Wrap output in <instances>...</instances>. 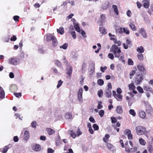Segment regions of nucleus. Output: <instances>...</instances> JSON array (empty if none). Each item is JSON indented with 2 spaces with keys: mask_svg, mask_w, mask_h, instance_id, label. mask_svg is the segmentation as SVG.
Instances as JSON below:
<instances>
[{
  "mask_svg": "<svg viewBox=\"0 0 153 153\" xmlns=\"http://www.w3.org/2000/svg\"><path fill=\"white\" fill-rule=\"evenodd\" d=\"M110 51L113 53L115 57L119 58L121 55L120 49L116 45H113L112 46Z\"/></svg>",
  "mask_w": 153,
  "mask_h": 153,
  "instance_id": "f257e3e1",
  "label": "nucleus"
},
{
  "mask_svg": "<svg viewBox=\"0 0 153 153\" xmlns=\"http://www.w3.org/2000/svg\"><path fill=\"white\" fill-rule=\"evenodd\" d=\"M135 129L137 134L138 135L144 134L146 131V128L141 126L137 127Z\"/></svg>",
  "mask_w": 153,
  "mask_h": 153,
  "instance_id": "f03ea898",
  "label": "nucleus"
},
{
  "mask_svg": "<svg viewBox=\"0 0 153 153\" xmlns=\"http://www.w3.org/2000/svg\"><path fill=\"white\" fill-rule=\"evenodd\" d=\"M144 78V76L142 74H139L137 76L135 82L137 85L140 84L142 82Z\"/></svg>",
  "mask_w": 153,
  "mask_h": 153,
  "instance_id": "7ed1b4c3",
  "label": "nucleus"
},
{
  "mask_svg": "<svg viewBox=\"0 0 153 153\" xmlns=\"http://www.w3.org/2000/svg\"><path fill=\"white\" fill-rule=\"evenodd\" d=\"M105 14H102L100 16V17L98 22V23L100 25H102L105 22Z\"/></svg>",
  "mask_w": 153,
  "mask_h": 153,
  "instance_id": "20e7f679",
  "label": "nucleus"
},
{
  "mask_svg": "<svg viewBox=\"0 0 153 153\" xmlns=\"http://www.w3.org/2000/svg\"><path fill=\"white\" fill-rule=\"evenodd\" d=\"M83 91V89L82 88H79L78 92V99L79 102H82V93Z\"/></svg>",
  "mask_w": 153,
  "mask_h": 153,
  "instance_id": "39448f33",
  "label": "nucleus"
},
{
  "mask_svg": "<svg viewBox=\"0 0 153 153\" xmlns=\"http://www.w3.org/2000/svg\"><path fill=\"white\" fill-rule=\"evenodd\" d=\"M18 60L17 59L15 58H11L8 60V63L13 65L17 64Z\"/></svg>",
  "mask_w": 153,
  "mask_h": 153,
  "instance_id": "423d86ee",
  "label": "nucleus"
},
{
  "mask_svg": "<svg viewBox=\"0 0 153 153\" xmlns=\"http://www.w3.org/2000/svg\"><path fill=\"white\" fill-rule=\"evenodd\" d=\"M153 111L151 105H146V111L147 114H151L153 112Z\"/></svg>",
  "mask_w": 153,
  "mask_h": 153,
  "instance_id": "0eeeda50",
  "label": "nucleus"
},
{
  "mask_svg": "<svg viewBox=\"0 0 153 153\" xmlns=\"http://www.w3.org/2000/svg\"><path fill=\"white\" fill-rule=\"evenodd\" d=\"M139 32L141 34L144 38L146 39L147 38V33L144 28H140L139 30Z\"/></svg>",
  "mask_w": 153,
  "mask_h": 153,
  "instance_id": "6e6552de",
  "label": "nucleus"
},
{
  "mask_svg": "<svg viewBox=\"0 0 153 153\" xmlns=\"http://www.w3.org/2000/svg\"><path fill=\"white\" fill-rule=\"evenodd\" d=\"M137 68L139 71H140L143 74H145L146 73V71L144 67L142 65H139L137 66Z\"/></svg>",
  "mask_w": 153,
  "mask_h": 153,
  "instance_id": "1a4fd4ad",
  "label": "nucleus"
},
{
  "mask_svg": "<svg viewBox=\"0 0 153 153\" xmlns=\"http://www.w3.org/2000/svg\"><path fill=\"white\" fill-rule=\"evenodd\" d=\"M143 6L146 8H148L149 6L150 2L149 0H143L142 1Z\"/></svg>",
  "mask_w": 153,
  "mask_h": 153,
  "instance_id": "9d476101",
  "label": "nucleus"
},
{
  "mask_svg": "<svg viewBox=\"0 0 153 153\" xmlns=\"http://www.w3.org/2000/svg\"><path fill=\"white\" fill-rule=\"evenodd\" d=\"M105 94L106 97L110 98L111 96V91L110 89H107L105 91Z\"/></svg>",
  "mask_w": 153,
  "mask_h": 153,
  "instance_id": "9b49d317",
  "label": "nucleus"
},
{
  "mask_svg": "<svg viewBox=\"0 0 153 153\" xmlns=\"http://www.w3.org/2000/svg\"><path fill=\"white\" fill-rule=\"evenodd\" d=\"M117 113L119 114H121L123 113V110L121 106H118L116 108Z\"/></svg>",
  "mask_w": 153,
  "mask_h": 153,
  "instance_id": "f8f14e48",
  "label": "nucleus"
},
{
  "mask_svg": "<svg viewBox=\"0 0 153 153\" xmlns=\"http://www.w3.org/2000/svg\"><path fill=\"white\" fill-rule=\"evenodd\" d=\"M5 94L3 88L0 87V99H3L4 98Z\"/></svg>",
  "mask_w": 153,
  "mask_h": 153,
  "instance_id": "ddd939ff",
  "label": "nucleus"
},
{
  "mask_svg": "<svg viewBox=\"0 0 153 153\" xmlns=\"http://www.w3.org/2000/svg\"><path fill=\"white\" fill-rule=\"evenodd\" d=\"M129 26L130 28L133 31H136L137 28L135 26L133 22H131L129 24Z\"/></svg>",
  "mask_w": 153,
  "mask_h": 153,
  "instance_id": "4468645a",
  "label": "nucleus"
},
{
  "mask_svg": "<svg viewBox=\"0 0 153 153\" xmlns=\"http://www.w3.org/2000/svg\"><path fill=\"white\" fill-rule=\"evenodd\" d=\"M29 138V132L27 131H25L24 133V139L27 140Z\"/></svg>",
  "mask_w": 153,
  "mask_h": 153,
  "instance_id": "2eb2a0df",
  "label": "nucleus"
},
{
  "mask_svg": "<svg viewBox=\"0 0 153 153\" xmlns=\"http://www.w3.org/2000/svg\"><path fill=\"white\" fill-rule=\"evenodd\" d=\"M109 3L108 1L105 2L102 5V8L104 10L107 9L109 6Z\"/></svg>",
  "mask_w": 153,
  "mask_h": 153,
  "instance_id": "dca6fc26",
  "label": "nucleus"
},
{
  "mask_svg": "<svg viewBox=\"0 0 153 153\" xmlns=\"http://www.w3.org/2000/svg\"><path fill=\"white\" fill-rule=\"evenodd\" d=\"M139 115L141 118L144 119L146 117L145 113L144 111H140L139 112Z\"/></svg>",
  "mask_w": 153,
  "mask_h": 153,
  "instance_id": "f3484780",
  "label": "nucleus"
},
{
  "mask_svg": "<svg viewBox=\"0 0 153 153\" xmlns=\"http://www.w3.org/2000/svg\"><path fill=\"white\" fill-rule=\"evenodd\" d=\"M123 96L120 94H117V95L115 97V98L117 101H121L122 100Z\"/></svg>",
  "mask_w": 153,
  "mask_h": 153,
  "instance_id": "a211bd4d",
  "label": "nucleus"
},
{
  "mask_svg": "<svg viewBox=\"0 0 153 153\" xmlns=\"http://www.w3.org/2000/svg\"><path fill=\"white\" fill-rule=\"evenodd\" d=\"M52 41V44L54 47H56L58 44L57 41L55 37H53Z\"/></svg>",
  "mask_w": 153,
  "mask_h": 153,
  "instance_id": "6ab92c4d",
  "label": "nucleus"
},
{
  "mask_svg": "<svg viewBox=\"0 0 153 153\" xmlns=\"http://www.w3.org/2000/svg\"><path fill=\"white\" fill-rule=\"evenodd\" d=\"M128 86L129 89L130 91L134 90L136 88V87L134 85L133 82L130 84Z\"/></svg>",
  "mask_w": 153,
  "mask_h": 153,
  "instance_id": "aec40b11",
  "label": "nucleus"
},
{
  "mask_svg": "<svg viewBox=\"0 0 153 153\" xmlns=\"http://www.w3.org/2000/svg\"><path fill=\"white\" fill-rule=\"evenodd\" d=\"M137 51L140 53H143L144 51L143 48L142 46L138 47L137 49Z\"/></svg>",
  "mask_w": 153,
  "mask_h": 153,
  "instance_id": "412c9836",
  "label": "nucleus"
},
{
  "mask_svg": "<svg viewBox=\"0 0 153 153\" xmlns=\"http://www.w3.org/2000/svg\"><path fill=\"white\" fill-rule=\"evenodd\" d=\"M32 149L33 150L36 151H38L40 149V146L39 145L36 144L33 145L32 147Z\"/></svg>",
  "mask_w": 153,
  "mask_h": 153,
  "instance_id": "4be33fe9",
  "label": "nucleus"
},
{
  "mask_svg": "<svg viewBox=\"0 0 153 153\" xmlns=\"http://www.w3.org/2000/svg\"><path fill=\"white\" fill-rule=\"evenodd\" d=\"M47 131L49 135H51L55 132L54 130L51 128H47Z\"/></svg>",
  "mask_w": 153,
  "mask_h": 153,
  "instance_id": "5701e85b",
  "label": "nucleus"
},
{
  "mask_svg": "<svg viewBox=\"0 0 153 153\" xmlns=\"http://www.w3.org/2000/svg\"><path fill=\"white\" fill-rule=\"evenodd\" d=\"M112 8L114 9V11L116 15H118L119 12L117 6L115 5H112Z\"/></svg>",
  "mask_w": 153,
  "mask_h": 153,
  "instance_id": "b1692460",
  "label": "nucleus"
},
{
  "mask_svg": "<svg viewBox=\"0 0 153 153\" xmlns=\"http://www.w3.org/2000/svg\"><path fill=\"white\" fill-rule=\"evenodd\" d=\"M72 114L70 112L67 113L65 115V117L66 119H71L72 117Z\"/></svg>",
  "mask_w": 153,
  "mask_h": 153,
  "instance_id": "393cba45",
  "label": "nucleus"
},
{
  "mask_svg": "<svg viewBox=\"0 0 153 153\" xmlns=\"http://www.w3.org/2000/svg\"><path fill=\"white\" fill-rule=\"evenodd\" d=\"M57 32L61 35H62L64 33V28L63 27H61L59 28V29L57 30Z\"/></svg>",
  "mask_w": 153,
  "mask_h": 153,
  "instance_id": "a878e982",
  "label": "nucleus"
},
{
  "mask_svg": "<svg viewBox=\"0 0 153 153\" xmlns=\"http://www.w3.org/2000/svg\"><path fill=\"white\" fill-rule=\"evenodd\" d=\"M11 147V146L10 145H9L7 146H6L3 149L2 152L3 153H6L8 149H9Z\"/></svg>",
  "mask_w": 153,
  "mask_h": 153,
  "instance_id": "bb28decb",
  "label": "nucleus"
},
{
  "mask_svg": "<svg viewBox=\"0 0 153 153\" xmlns=\"http://www.w3.org/2000/svg\"><path fill=\"white\" fill-rule=\"evenodd\" d=\"M10 89L13 91H16L18 89L17 87L15 85H12L10 87Z\"/></svg>",
  "mask_w": 153,
  "mask_h": 153,
  "instance_id": "cd10ccee",
  "label": "nucleus"
},
{
  "mask_svg": "<svg viewBox=\"0 0 153 153\" xmlns=\"http://www.w3.org/2000/svg\"><path fill=\"white\" fill-rule=\"evenodd\" d=\"M74 27L77 32L80 33V29L78 23L74 25Z\"/></svg>",
  "mask_w": 153,
  "mask_h": 153,
  "instance_id": "c85d7f7f",
  "label": "nucleus"
},
{
  "mask_svg": "<svg viewBox=\"0 0 153 153\" xmlns=\"http://www.w3.org/2000/svg\"><path fill=\"white\" fill-rule=\"evenodd\" d=\"M138 59L142 61L143 59V54L141 53H138L137 55Z\"/></svg>",
  "mask_w": 153,
  "mask_h": 153,
  "instance_id": "c756f323",
  "label": "nucleus"
},
{
  "mask_svg": "<svg viewBox=\"0 0 153 153\" xmlns=\"http://www.w3.org/2000/svg\"><path fill=\"white\" fill-rule=\"evenodd\" d=\"M10 39V36L7 35L4 36L3 39V40L5 42H8Z\"/></svg>",
  "mask_w": 153,
  "mask_h": 153,
  "instance_id": "7c9ffc66",
  "label": "nucleus"
},
{
  "mask_svg": "<svg viewBox=\"0 0 153 153\" xmlns=\"http://www.w3.org/2000/svg\"><path fill=\"white\" fill-rule=\"evenodd\" d=\"M54 36L52 35H48L47 36L46 40L47 41H50L52 40Z\"/></svg>",
  "mask_w": 153,
  "mask_h": 153,
  "instance_id": "2f4dec72",
  "label": "nucleus"
},
{
  "mask_svg": "<svg viewBox=\"0 0 153 153\" xmlns=\"http://www.w3.org/2000/svg\"><path fill=\"white\" fill-rule=\"evenodd\" d=\"M144 89V90L146 91H152V89L146 85H145L143 87Z\"/></svg>",
  "mask_w": 153,
  "mask_h": 153,
  "instance_id": "473e14b6",
  "label": "nucleus"
},
{
  "mask_svg": "<svg viewBox=\"0 0 153 153\" xmlns=\"http://www.w3.org/2000/svg\"><path fill=\"white\" fill-rule=\"evenodd\" d=\"M68 46L67 43H65L63 45L60 46L59 48H62L64 50L67 49Z\"/></svg>",
  "mask_w": 153,
  "mask_h": 153,
  "instance_id": "72a5a7b5",
  "label": "nucleus"
},
{
  "mask_svg": "<svg viewBox=\"0 0 153 153\" xmlns=\"http://www.w3.org/2000/svg\"><path fill=\"white\" fill-rule=\"evenodd\" d=\"M107 146L108 149L110 150L111 151L113 150L114 146L113 145H112L110 143H107Z\"/></svg>",
  "mask_w": 153,
  "mask_h": 153,
  "instance_id": "f704fd0d",
  "label": "nucleus"
},
{
  "mask_svg": "<svg viewBox=\"0 0 153 153\" xmlns=\"http://www.w3.org/2000/svg\"><path fill=\"white\" fill-rule=\"evenodd\" d=\"M99 30L101 33L103 34H105L106 33L105 30L103 27H101L99 28Z\"/></svg>",
  "mask_w": 153,
  "mask_h": 153,
  "instance_id": "c9c22d12",
  "label": "nucleus"
},
{
  "mask_svg": "<svg viewBox=\"0 0 153 153\" xmlns=\"http://www.w3.org/2000/svg\"><path fill=\"white\" fill-rule=\"evenodd\" d=\"M72 68L70 66L69 69L66 72L67 74L69 75H70L72 74Z\"/></svg>",
  "mask_w": 153,
  "mask_h": 153,
  "instance_id": "e433bc0d",
  "label": "nucleus"
},
{
  "mask_svg": "<svg viewBox=\"0 0 153 153\" xmlns=\"http://www.w3.org/2000/svg\"><path fill=\"white\" fill-rule=\"evenodd\" d=\"M139 141L140 143L143 145H144L145 144V143H146L145 140L143 139L142 138H140L139 139Z\"/></svg>",
  "mask_w": 153,
  "mask_h": 153,
  "instance_id": "4c0bfd02",
  "label": "nucleus"
},
{
  "mask_svg": "<svg viewBox=\"0 0 153 153\" xmlns=\"http://www.w3.org/2000/svg\"><path fill=\"white\" fill-rule=\"evenodd\" d=\"M36 124L37 123L36 121H33L31 124V127L34 128L35 129L36 126Z\"/></svg>",
  "mask_w": 153,
  "mask_h": 153,
  "instance_id": "58836bf2",
  "label": "nucleus"
},
{
  "mask_svg": "<svg viewBox=\"0 0 153 153\" xmlns=\"http://www.w3.org/2000/svg\"><path fill=\"white\" fill-rule=\"evenodd\" d=\"M97 83L99 85L101 86L104 84V81L102 79H100L97 80Z\"/></svg>",
  "mask_w": 153,
  "mask_h": 153,
  "instance_id": "ea45409f",
  "label": "nucleus"
},
{
  "mask_svg": "<svg viewBox=\"0 0 153 153\" xmlns=\"http://www.w3.org/2000/svg\"><path fill=\"white\" fill-rule=\"evenodd\" d=\"M114 42L115 44H117L118 46H120L122 44V42L120 40H118L117 39H115V41H114Z\"/></svg>",
  "mask_w": 153,
  "mask_h": 153,
  "instance_id": "a19ab883",
  "label": "nucleus"
},
{
  "mask_svg": "<svg viewBox=\"0 0 153 153\" xmlns=\"http://www.w3.org/2000/svg\"><path fill=\"white\" fill-rule=\"evenodd\" d=\"M103 93V92L102 90L98 91L97 92V94L99 97H102Z\"/></svg>",
  "mask_w": 153,
  "mask_h": 153,
  "instance_id": "79ce46f5",
  "label": "nucleus"
},
{
  "mask_svg": "<svg viewBox=\"0 0 153 153\" xmlns=\"http://www.w3.org/2000/svg\"><path fill=\"white\" fill-rule=\"evenodd\" d=\"M55 63L57 65V66H58V67L61 68H62L61 64L59 61L56 60V61L55 62Z\"/></svg>",
  "mask_w": 153,
  "mask_h": 153,
  "instance_id": "37998d69",
  "label": "nucleus"
},
{
  "mask_svg": "<svg viewBox=\"0 0 153 153\" xmlns=\"http://www.w3.org/2000/svg\"><path fill=\"white\" fill-rule=\"evenodd\" d=\"M137 89L138 91L140 93H142L143 92V88L140 86H138L137 87Z\"/></svg>",
  "mask_w": 153,
  "mask_h": 153,
  "instance_id": "c03bdc74",
  "label": "nucleus"
},
{
  "mask_svg": "<svg viewBox=\"0 0 153 153\" xmlns=\"http://www.w3.org/2000/svg\"><path fill=\"white\" fill-rule=\"evenodd\" d=\"M123 32L124 33H126L127 34H129V31L128 29L127 28L124 27L123 29Z\"/></svg>",
  "mask_w": 153,
  "mask_h": 153,
  "instance_id": "a18cd8bd",
  "label": "nucleus"
},
{
  "mask_svg": "<svg viewBox=\"0 0 153 153\" xmlns=\"http://www.w3.org/2000/svg\"><path fill=\"white\" fill-rule=\"evenodd\" d=\"M129 113L133 116H135L136 115V113L133 109H130L129 111Z\"/></svg>",
  "mask_w": 153,
  "mask_h": 153,
  "instance_id": "49530a36",
  "label": "nucleus"
},
{
  "mask_svg": "<svg viewBox=\"0 0 153 153\" xmlns=\"http://www.w3.org/2000/svg\"><path fill=\"white\" fill-rule=\"evenodd\" d=\"M126 43L128 45L129 47H130L131 46V40L128 39H126Z\"/></svg>",
  "mask_w": 153,
  "mask_h": 153,
  "instance_id": "de8ad7c7",
  "label": "nucleus"
},
{
  "mask_svg": "<svg viewBox=\"0 0 153 153\" xmlns=\"http://www.w3.org/2000/svg\"><path fill=\"white\" fill-rule=\"evenodd\" d=\"M38 51L40 53H45L46 52V51L43 49L42 48H39L38 50Z\"/></svg>",
  "mask_w": 153,
  "mask_h": 153,
  "instance_id": "09e8293b",
  "label": "nucleus"
},
{
  "mask_svg": "<svg viewBox=\"0 0 153 153\" xmlns=\"http://www.w3.org/2000/svg\"><path fill=\"white\" fill-rule=\"evenodd\" d=\"M93 127L94 130L97 131L99 129V126L96 124H94L93 125Z\"/></svg>",
  "mask_w": 153,
  "mask_h": 153,
  "instance_id": "8fccbe9b",
  "label": "nucleus"
},
{
  "mask_svg": "<svg viewBox=\"0 0 153 153\" xmlns=\"http://www.w3.org/2000/svg\"><path fill=\"white\" fill-rule=\"evenodd\" d=\"M81 33L82 36L84 38H86L87 37L86 33L85 31L83 30H82L81 31Z\"/></svg>",
  "mask_w": 153,
  "mask_h": 153,
  "instance_id": "3c124183",
  "label": "nucleus"
},
{
  "mask_svg": "<svg viewBox=\"0 0 153 153\" xmlns=\"http://www.w3.org/2000/svg\"><path fill=\"white\" fill-rule=\"evenodd\" d=\"M104 111L103 110H100L99 112V114L100 116L102 117L104 115Z\"/></svg>",
  "mask_w": 153,
  "mask_h": 153,
  "instance_id": "603ef678",
  "label": "nucleus"
},
{
  "mask_svg": "<svg viewBox=\"0 0 153 153\" xmlns=\"http://www.w3.org/2000/svg\"><path fill=\"white\" fill-rule=\"evenodd\" d=\"M136 72L135 71L132 70L130 74V78L132 79L133 77V76L135 73Z\"/></svg>",
  "mask_w": 153,
  "mask_h": 153,
  "instance_id": "864d4df0",
  "label": "nucleus"
},
{
  "mask_svg": "<svg viewBox=\"0 0 153 153\" xmlns=\"http://www.w3.org/2000/svg\"><path fill=\"white\" fill-rule=\"evenodd\" d=\"M70 33L72 36L73 38L74 39H75L76 38V36L75 33V32L74 31L72 32H71Z\"/></svg>",
  "mask_w": 153,
  "mask_h": 153,
  "instance_id": "5fc2aeb1",
  "label": "nucleus"
},
{
  "mask_svg": "<svg viewBox=\"0 0 153 153\" xmlns=\"http://www.w3.org/2000/svg\"><path fill=\"white\" fill-rule=\"evenodd\" d=\"M63 82L61 80H60L58 82V84L57 86V88H59L60 86L62 85Z\"/></svg>",
  "mask_w": 153,
  "mask_h": 153,
  "instance_id": "6e6d98bb",
  "label": "nucleus"
},
{
  "mask_svg": "<svg viewBox=\"0 0 153 153\" xmlns=\"http://www.w3.org/2000/svg\"><path fill=\"white\" fill-rule=\"evenodd\" d=\"M108 57L110 59L112 60L114 58V56L112 53H109L108 55Z\"/></svg>",
  "mask_w": 153,
  "mask_h": 153,
  "instance_id": "4d7b16f0",
  "label": "nucleus"
},
{
  "mask_svg": "<svg viewBox=\"0 0 153 153\" xmlns=\"http://www.w3.org/2000/svg\"><path fill=\"white\" fill-rule=\"evenodd\" d=\"M111 122L112 123H115L117 122V119L115 117H111Z\"/></svg>",
  "mask_w": 153,
  "mask_h": 153,
  "instance_id": "13d9d810",
  "label": "nucleus"
},
{
  "mask_svg": "<svg viewBox=\"0 0 153 153\" xmlns=\"http://www.w3.org/2000/svg\"><path fill=\"white\" fill-rule=\"evenodd\" d=\"M74 30V27L72 25H71L69 27V33H70L71 32L73 31V30Z\"/></svg>",
  "mask_w": 153,
  "mask_h": 153,
  "instance_id": "bf43d9fd",
  "label": "nucleus"
},
{
  "mask_svg": "<svg viewBox=\"0 0 153 153\" xmlns=\"http://www.w3.org/2000/svg\"><path fill=\"white\" fill-rule=\"evenodd\" d=\"M124 133L125 134L128 135V134H129L130 133H131V131L129 129H126L125 130Z\"/></svg>",
  "mask_w": 153,
  "mask_h": 153,
  "instance_id": "052dcab7",
  "label": "nucleus"
},
{
  "mask_svg": "<svg viewBox=\"0 0 153 153\" xmlns=\"http://www.w3.org/2000/svg\"><path fill=\"white\" fill-rule=\"evenodd\" d=\"M133 62L131 59H128V64L130 65H132L133 64Z\"/></svg>",
  "mask_w": 153,
  "mask_h": 153,
  "instance_id": "680f3d73",
  "label": "nucleus"
},
{
  "mask_svg": "<svg viewBox=\"0 0 153 153\" xmlns=\"http://www.w3.org/2000/svg\"><path fill=\"white\" fill-rule=\"evenodd\" d=\"M71 136L73 138H74L76 137V134L73 131H71Z\"/></svg>",
  "mask_w": 153,
  "mask_h": 153,
  "instance_id": "e2e57ef3",
  "label": "nucleus"
},
{
  "mask_svg": "<svg viewBox=\"0 0 153 153\" xmlns=\"http://www.w3.org/2000/svg\"><path fill=\"white\" fill-rule=\"evenodd\" d=\"M54 150L51 148H49L48 149V153H53Z\"/></svg>",
  "mask_w": 153,
  "mask_h": 153,
  "instance_id": "0e129e2a",
  "label": "nucleus"
},
{
  "mask_svg": "<svg viewBox=\"0 0 153 153\" xmlns=\"http://www.w3.org/2000/svg\"><path fill=\"white\" fill-rule=\"evenodd\" d=\"M101 103L102 102L101 101L99 102V104L97 107L98 109H100L102 108V106L101 105Z\"/></svg>",
  "mask_w": 153,
  "mask_h": 153,
  "instance_id": "69168bd1",
  "label": "nucleus"
},
{
  "mask_svg": "<svg viewBox=\"0 0 153 153\" xmlns=\"http://www.w3.org/2000/svg\"><path fill=\"white\" fill-rule=\"evenodd\" d=\"M149 151L150 153H152L153 152V148L151 146H149L148 147Z\"/></svg>",
  "mask_w": 153,
  "mask_h": 153,
  "instance_id": "338daca9",
  "label": "nucleus"
},
{
  "mask_svg": "<svg viewBox=\"0 0 153 153\" xmlns=\"http://www.w3.org/2000/svg\"><path fill=\"white\" fill-rule=\"evenodd\" d=\"M19 17L18 16H13V19L15 21H18Z\"/></svg>",
  "mask_w": 153,
  "mask_h": 153,
  "instance_id": "774afa93",
  "label": "nucleus"
}]
</instances>
